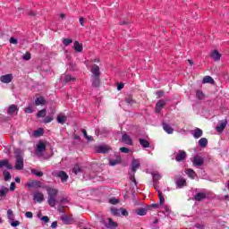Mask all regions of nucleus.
<instances>
[{"label":"nucleus","mask_w":229,"mask_h":229,"mask_svg":"<svg viewBox=\"0 0 229 229\" xmlns=\"http://www.w3.org/2000/svg\"><path fill=\"white\" fill-rule=\"evenodd\" d=\"M34 135H36V137L44 135V129H42V128L38 129L37 131H34Z\"/></svg>","instance_id":"obj_48"},{"label":"nucleus","mask_w":229,"mask_h":229,"mask_svg":"<svg viewBox=\"0 0 229 229\" xmlns=\"http://www.w3.org/2000/svg\"><path fill=\"white\" fill-rule=\"evenodd\" d=\"M117 164H121V158L109 160V165H111L112 167H114V165H117Z\"/></svg>","instance_id":"obj_42"},{"label":"nucleus","mask_w":229,"mask_h":229,"mask_svg":"<svg viewBox=\"0 0 229 229\" xmlns=\"http://www.w3.org/2000/svg\"><path fill=\"white\" fill-rule=\"evenodd\" d=\"M196 98L199 101H202V99H205V93H203L201 90H197L196 91Z\"/></svg>","instance_id":"obj_34"},{"label":"nucleus","mask_w":229,"mask_h":229,"mask_svg":"<svg viewBox=\"0 0 229 229\" xmlns=\"http://www.w3.org/2000/svg\"><path fill=\"white\" fill-rule=\"evenodd\" d=\"M19 225H21L19 220H15V221L13 220V222H11V226H13V228H16V226H19Z\"/></svg>","instance_id":"obj_52"},{"label":"nucleus","mask_w":229,"mask_h":229,"mask_svg":"<svg viewBox=\"0 0 229 229\" xmlns=\"http://www.w3.org/2000/svg\"><path fill=\"white\" fill-rule=\"evenodd\" d=\"M192 164L195 167H201V165L205 164V159L202 157L196 155L193 157Z\"/></svg>","instance_id":"obj_4"},{"label":"nucleus","mask_w":229,"mask_h":229,"mask_svg":"<svg viewBox=\"0 0 229 229\" xmlns=\"http://www.w3.org/2000/svg\"><path fill=\"white\" fill-rule=\"evenodd\" d=\"M41 221H44V223H49V216H42Z\"/></svg>","instance_id":"obj_62"},{"label":"nucleus","mask_w":229,"mask_h":229,"mask_svg":"<svg viewBox=\"0 0 229 229\" xmlns=\"http://www.w3.org/2000/svg\"><path fill=\"white\" fill-rule=\"evenodd\" d=\"M139 141L141 147L149 148V141H148L146 139H140Z\"/></svg>","instance_id":"obj_33"},{"label":"nucleus","mask_w":229,"mask_h":229,"mask_svg":"<svg viewBox=\"0 0 229 229\" xmlns=\"http://www.w3.org/2000/svg\"><path fill=\"white\" fill-rule=\"evenodd\" d=\"M111 213L113 214V216H121V208H112Z\"/></svg>","instance_id":"obj_39"},{"label":"nucleus","mask_w":229,"mask_h":229,"mask_svg":"<svg viewBox=\"0 0 229 229\" xmlns=\"http://www.w3.org/2000/svg\"><path fill=\"white\" fill-rule=\"evenodd\" d=\"M107 221L108 223L105 219L101 220L102 225H105L106 228H117V223L113 221L112 218H108Z\"/></svg>","instance_id":"obj_6"},{"label":"nucleus","mask_w":229,"mask_h":229,"mask_svg":"<svg viewBox=\"0 0 229 229\" xmlns=\"http://www.w3.org/2000/svg\"><path fill=\"white\" fill-rule=\"evenodd\" d=\"M139 167H140V161H139V159H133L132 163H131V173H133V174H135V173H137V169H139Z\"/></svg>","instance_id":"obj_17"},{"label":"nucleus","mask_w":229,"mask_h":229,"mask_svg":"<svg viewBox=\"0 0 229 229\" xmlns=\"http://www.w3.org/2000/svg\"><path fill=\"white\" fill-rule=\"evenodd\" d=\"M72 48L76 53H81L83 51V44H80V41H75Z\"/></svg>","instance_id":"obj_21"},{"label":"nucleus","mask_w":229,"mask_h":229,"mask_svg":"<svg viewBox=\"0 0 229 229\" xmlns=\"http://www.w3.org/2000/svg\"><path fill=\"white\" fill-rule=\"evenodd\" d=\"M175 183L178 189H182V187H185V185H187V181H185L183 177H180L179 179L176 180Z\"/></svg>","instance_id":"obj_23"},{"label":"nucleus","mask_w":229,"mask_h":229,"mask_svg":"<svg viewBox=\"0 0 229 229\" xmlns=\"http://www.w3.org/2000/svg\"><path fill=\"white\" fill-rule=\"evenodd\" d=\"M33 200L37 203H42L44 201V193L37 191L33 195Z\"/></svg>","instance_id":"obj_14"},{"label":"nucleus","mask_w":229,"mask_h":229,"mask_svg":"<svg viewBox=\"0 0 229 229\" xmlns=\"http://www.w3.org/2000/svg\"><path fill=\"white\" fill-rule=\"evenodd\" d=\"M19 112V106H17V105H11L9 106V107L7 108V114L9 115H17Z\"/></svg>","instance_id":"obj_9"},{"label":"nucleus","mask_w":229,"mask_h":229,"mask_svg":"<svg viewBox=\"0 0 229 229\" xmlns=\"http://www.w3.org/2000/svg\"><path fill=\"white\" fill-rule=\"evenodd\" d=\"M22 58L26 61L31 60V54H30V52H26V54L22 55Z\"/></svg>","instance_id":"obj_50"},{"label":"nucleus","mask_w":229,"mask_h":229,"mask_svg":"<svg viewBox=\"0 0 229 229\" xmlns=\"http://www.w3.org/2000/svg\"><path fill=\"white\" fill-rule=\"evenodd\" d=\"M90 72L92 74L91 75L92 78H94V77H100L101 76V71L99 70V67L98 66V64H93L91 66Z\"/></svg>","instance_id":"obj_10"},{"label":"nucleus","mask_w":229,"mask_h":229,"mask_svg":"<svg viewBox=\"0 0 229 229\" xmlns=\"http://www.w3.org/2000/svg\"><path fill=\"white\" fill-rule=\"evenodd\" d=\"M165 100L164 99H160L157 102L156 104V114H160V112H162V108H164V106H165Z\"/></svg>","instance_id":"obj_12"},{"label":"nucleus","mask_w":229,"mask_h":229,"mask_svg":"<svg viewBox=\"0 0 229 229\" xmlns=\"http://www.w3.org/2000/svg\"><path fill=\"white\" fill-rule=\"evenodd\" d=\"M46 115H47V110L46 109H41L37 114V117H46Z\"/></svg>","instance_id":"obj_43"},{"label":"nucleus","mask_w":229,"mask_h":229,"mask_svg":"<svg viewBox=\"0 0 229 229\" xmlns=\"http://www.w3.org/2000/svg\"><path fill=\"white\" fill-rule=\"evenodd\" d=\"M157 194H158L160 205H164V203H165V199L164 198V195L162 194V191H158Z\"/></svg>","instance_id":"obj_44"},{"label":"nucleus","mask_w":229,"mask_h":229,"mask_svg":"<svg viewBox=\"0 0 229 229\" xmlns=\"http://www.w3.org/2000/svg\"><path fill=\"white\" fill-rule=\"evenodd\" d=\"M195 201H203V199H207V193L205 192H199L196 193L193 197Z\"/></svg>","instance_id":"obj_18"},{"label":"nucleus","mask_w":229,"mask_h":229,"mask_svg":"<svg viewBox=\"0 0 229 229\" xmlns=\"http://www.w3.org/2000/svg\"><path fill=\"white\" fill-rule=\"evenodd\" d=\"M125 103H127L128 105H133L135 103V100H133V98L130 96L125 98Z\"/></svg>","instance_id":"obj_47"},{"label":"nucleus","mask_w":229,"mask_h":229,"mask_svg":"<svg viewBox=\"0 0 229 229\" xmlns=\"http://www.w3.org/2000/svg\"><path fill=\"white\" fill-rule=\"evenodd\" d=\"M120 214H122V216H124L125 217H128V216H129L128 210H126L123 208H120Z\"/></svg>","instance_id":"obj_51"},{"label":"nucleus","mask_w":229,"mask_h":229,"mask_svg":"<svg viewBox=\"0 0 229 229\" xmlns=\"http://www.w3.org/2000/svg\"><path fill=\"white\" fill-rule=\"evenodd\" d=\"M195 228H198V229H205V225H200V224H196V225H195Z\"/></svg>","instance_id":"obj_64"},{"label":"nucleus","mask_w":229,"mask_h":229,"mask_svg":"<svg viewBox=\"0 0 229 229\" xmlns=\"http://www.w3.org/2000/svg\"><path fill=\"white\" fill-rule=\"evenodd\" d=\"M186 174H188V176H190V178H192V180L196 178V172L192 169H187Z\"/></svg>","instance_id":"obj_37"},{"label":"nucleus","mask_w":229,"mask_h":229,"mask_svg":"<svg viewBox=\"0 0 229 229\" xmlns=\"http://www.w3.org/2000/svg\"><path fill=\"white\" fill-rule=\"evenodd\" d=\"M9 42H10V44H14V45L18 44L17 38H11L9 39Z\"/></svg>","instance_id":"obj_61"},{"label":"nucleus","mask_w":229,"mask_h":229,"mask_svg":"<svg viewBox=\"0 0 229 229\" xmlns=\"http://www.w3.org/2000/svg\"><path fill=\"white\" fill-rule=\"evenodd\" d=\"M121 142L126 144L127 146H133V140L127 133L122 135Z\"/></svg>","instance_id":"obj_7"},{"label":"nucleus","mask_w":229,"mask_h":229,"mask_svg":"<svg viewBox=\"0 0 229 229\" xmlns=\"http://www.w3.org/2000/svg\"><path fill=\"white\" fill-rule=\"evenodd\" d=\"M160 178H162V175H160V174H154V175H153V182L154 183H157L158 180H160Z\"/></svg>","instance_id":"obj_46"},{"label":"nucleus","mask_w":229,"mask_h":229,"mask_svg":"<svg viewBox=\"0 0 229 229\" xmlns=\"http://www.w3.org/2000/svg\"><path fill=\"white\" fill-rule=\"evenodd\" d=\"M7 219H9V221H13L15 219V215H13V211L12 209L7 210Z\"/></svg>","instance_id":"obj_35"},{"label":"nucleus","mask_w":229,"mask_h":229,"mask_svg":"<svg viewBox=\"0 0 229 229\" xmlns=\"http://www.w3.org/2000/svg\"><path fill=\"white\" fill-rule=\"evenodd\" d=\"M37 151H38V153H44V151H46V143L40 141V142L38 144Z\"/></svg>","instance_id":"obj_29"},{"label":"nucleus","mask_w":229,"mask_h":229,"mask_svg":"<svg viewBox=\"0 0 229 229\" xmlns=\"http://www.w3.org/2000/svg\"><path fill=\"white\" fill-rule=\"evenodd\" d=\"M148 210H149V208H160V204H158V203L152 204L150 206H148Z\"/></svg>","instance_id":"obj_59"},{"label":"nucleus","mask_w":229,"mask_h":229,"mask_svg":"<svg viewBox=\"0 0 229 229\" xmlns=\"http://www.w3.org/2000/svg\"><path fill=\"white\" fill-rule=\"evenodd\" d=\"M27 187H29V189H41L42 182L32 180L27 182Z\"/></svg>","instance_id":"obj_5"},{"label":"nucleus","mask_w":229,"mask_h":229,"mask_svg":"<svg viewBox=\"0 0 229 229\" xmlns=\"http://www.w3.org/2000/svg\"><path fill=\"white\" fill-rule=\"evenodd\" d=\"M14 157L16 159L14 165L15 169L18 171L24 169V152L21 148H16L14 150Z\"/></svg>","instance_id":"obj_1"},{"label":"nucleus","mask_w":229,"mask_h":229,"mask_svg":"<svg viewBox=\"0 0 229 229\" xmlns=\"http://www.w3.org/2000/svg\"><path fill=\"white\" fill-rule=\"evenodd\" d=\"M148 210H149V208L148 207L140 208L136 209V214L138 216H146V214H148Z\"/></svg>","instance_id":"obj_28"},{"label":"nucleus","mask_w":229,"mask_h":229,"mask_svg":"<svg viewBox=\"0 0 229 229\" xmlns=\"http://www.w3.org/2000/svg\"><path fill=\"white\" fill-rule=\"evenodd\" d=\"M58 124H65L67 123V117L63 114H59L56 117Z\"/></svg>","instance_id":"obj_20"},{"label":"nucleus","mask_w":229,"mask_h":229,"mask_svg":"<svg viewBox=\"0 0 229 229\" xmlns=\"http://www.w3.org/2000/svg\"><path fill=\"white\" fill-rule=\"evenodd\" d=\"M130 180L132 181L134 185L137 186V180L135 179V174L132 173V174L130 175Z\"/></svg>","instance_id":"obj_54"},{"label":"nucleus","mask_w":229,"mask_h":229,"mask_svg":"<svg viewBox=\"0 0 229 229\" xmlns=\"http://www.w3.org/2000/svg\"><path fill=\"white\" fill-rule=\"evenodd\" d=\"M185 158H187V152H185V150H178L175 156L176 162H183Z\"/></svg>","instance_id":"obj_8"},{"label":"nucleus","mask_w":229,"mask_h":229,"mask_svg":"<svg viewBox=\"0 0 229 229\" xmlns=\"http://www.w3.org/2000/svg\"><path fill=\"white\" fill-rule=\"evenodd\" d=\"M57 177L60 178V180L63 183H65V182H67V180H69V175H67V173H65L64 171H59L57 173Z\"/></svg>","instance_id":"obj_16"},{"label":"nucleus","mask_w":229,"mask_h":229,"mask_svg":"<svg viewBox=\"0 0 229 229\" xmlns=\"http://www.w3.org/2000/svg\"><path fill=\"white\" fill-rule=\"evenodd\" d=\"M211 58H213V60H215V62H217V61L221 60V54L219 53V51L214 50L211 53Z\"/></svg>","instance_id":"obj_27"},{"label":"nucleus","mask_w":229,"mask_h":229,"mask_svg":"<svg viewBox=\"0 0 229 229\" xmlns=\"http://www.w3.org/2000/svg\"><path fill=\"white\" fill-rule=\"evenodd\" d=\"M8 194V188L5 186H0V200Z\"/></svg>","instance_id":"obj_26"},{"label":"nucleus","mask_w":229,"mask_h":229,"mask_svg":"<svg viewBox=\"0 0 229 229\" xmlns=\"http://www.w3.org/2000/svg\"><path fill=\"white\" fill-rule=\"evenodd\" d=\"M3 167H6V169L12 170L13 169V165L10 164L8 159L0 160V168L3 169Z\"/></svg>","instance_id":"obj_13"},{"label":"nucleus","mask_w":229,"mask_h":229,"mask_svg":"<svg viewBox=\"0 0 229 229\" xmlns=\"http://www.w3.org/2000/svg\"><path fill=\"white\" fill-rule=\"evenodd\" d=\"M191 135H193L194 139H200L203 137V130L199 128H196L195 130L191 131Z\"/></svg>","instance_id":"obj_15"},{"label":"nucleus","mask_w":229,"mask_h":229,"mask_svg":"<svg viewBox=\"0 0 229 229\" xmlns=\"http://www.w3.org/2000/svg\"><path fill=\"white\" fill-rule=\"evenodd\" d=\"M48 194L47 203L49 207H55L56 205V196H58V190L51 187H46Z\"/></svg>","instance_id":"obj_2"},{"label":"nucleus","mask_w":229,"mask_h":229,"mask_svg":"<svg viewBox=\"0 0 229 229\" xmlns=\"http://www.w3.org/2000/svg\"><path fill=\"white\" fill-rule=\"evenodd\" d=\"M156 96H157L158 98H162V96H164V91H162V90L157 91Z\"/></svg>","instance_id":"obj_63"},{"label":"nucleus","mask_w":229,"mask_h":229,"mask_svg":"<svg viewBox=\"0 0 229 229\" xmlns=\"http://www.w3.org/2000/svg\"><path fill=\"white\" fill-rule=\"evenodd\" d=\"M33 108L31 106H28L25 108V114H33Z\"/></svg>","instance_id":"obj_58"},{"label":"nucleus","mask_w":229,"mask_h":229,"mask_svg":"<svg viewBox=\"0 0 229 229\" xmlns=\"http://www.w3.org/2000/svg\"><path fill=\"white\" fill-rule=\"evenodd\" d=\"M53 119H54V115H53V114H52L51 115L46 116V117L44 118V120H43V123H44L45 124H47L48 123H52Z\"/></svg>","instance_id":"obj_45"},{"label":"nucleus","mask_w":229,"mask_h":229,"mask_svg":"<svg viewBox=\"0 0 229 229\" xmlns=\"http://www.w3.org/2000/svg\"><path fill=\"white\" fill-rule=\"evenodd\" d=\"M95 150L97 153H104L105 154V153H108V151H110V148L108 146L100 145V146L96 147Z\"/></svg>","instance_id":"obj_19"},{"label":"nucleus","mask_w":229,"mask_h":229,"mask_svg":"<svg viewBox=\"0 0 229 229\" xmlns=\"http://www.w3.org/2000/svg\"><path fill=\"white\" fill-rule=\"evenodd\" d=\"M35 105H36V106H40V105L44 106V105H46V99H44V98H42V97H39V98H36Z\"/></svg>","instance_id":"obj_30"},{"label":"nucleus","mask_w":229,"mask_h":229,"mask_svg":"<svg viewBox=\"0 0 229 229\" xmlns=\"http://www.w3.org/2000/svg\"><path fill=\"white\" fill-rule=\"evenodd\" d=\"M202 83H214V79L211 76H206L203 78Z\"/></svg>","instance_id":"obj_41"},{"label":"nucleus","mask_w":229,"mask_h":229,"mask_svg":"<svg viewBox=\"0 0 229 229\" xmlns=\"http://www.w3.org/2000/svg\"><path fill=\"white\" fill-rule=\"evenodd\" d=\"M120 151H121V153H130V148H128L126 147H122V148H120Z\"/></svg>","instance_id":"obj_55"},{"label":"nucleus","mask_w":229,"mask_h":229,"mask_svg":"<svg viewBox=\"0 0 229 229\" xmlns=\"http://www.w3.org/2000/svg\"><path fill=\"white\" fill-rule=\"evenodd\" d=\"M25 216L29 219H33V213L31 211H28L25 213Z\"/></svg>","instance_id":"obj_57"},{"label":"nucleus","mask_w":229,"mask_h":229,"mask_svg":"<svg viewBox=\"0 0 229 229\" xmlns=\"http://www.w3.org/2000/svg\"><path fill=\"white\" fill-rule=\"evenodd\" d=\"M72 173H74V174H80V173H81V165L76 164L72 168Z\"/></svg>","instance_id":"obj_36"},{"label":"nucleus","mask_w":229,"mask_h":229,"mask_svg":"<svg viewBox=\"0 0 229 229\" xmlns=\"http://www.w3.org/2000/svg\"><path fill=\"white\" fill-rule=\"evenodd\" d=\"M31 174H34L35 176H38V178H42V176H44V173L42 171H38L37 169H32Z\"/></svg>","instance_id":"obj_32"},{"label":"nucleus","mask_w":229,"mask_h":229,"mask_svg":"<svg viewBox=\"0 0 229 229\" xmlns=\"http://www.w3.org/2000/svg\"><path fill=\"white\" fill-rule=\"evenodd\" d=\"M130 180L132 181L134 185L137 186V180L135 179V174L132 173V174L130 175Z\"/></svg>","instance_id":"obj_53"},{"label":"nucleus","mask_w":229,"mask_h":229,"mask_svg":"<svg viewBox=\"0 0 229 229\" xmlns=\"http://www.w3.org/2000/svg\"><path fill=\"white\" fill-rule=\"evenodd\" d=\"M109 203H111L112 205H117V203H119V199L115 198L110 199Z\"/></svg>","instance_id":"obj_56"},{"label":"nucleus","mask_w":229,"mask_h":229,"mask_svg":"<svg viewBox=\"0 0 229 229\" xmlns=\"http://www.w3.org/2000/svg\"><path fill=\"white\" fill-rule=\"evenodd\" d=\"M63 44H64V46L67 47L70 44H72V39H71V38H64L63 39Z\"/></svg>","instance_id":"obj_49"},{"label":"nucleus","mask_w":229,"mask_h":229,"mask_svg":"<svg viewBox=\"0 0 229 229\" xmlns=\"http://www.w3.org/2000/svg\"><path fill=\"white\" fill-rule=\"evenodd\" d=\"M12 80H13V75L12 73L2 75L0 77V81L2 83H12Z\"/></svg>","instance_id":"obj_11"},{"label":"nucleus","mask_w":229,"mask_h":229,"mask_svg":"<svg viewBox=\"0 0 229 229\" xmlns=\"http://www.w3.org/2000/svg\"><path fill=\"white\" fill-rule=\"evenodd\" d=\"M62 80L64 85H67V83H72V81H76V79L71 75H65L64 77H62Z\"/></svg>","instance_id":"obj_24"},{"label":"nucleus","mask_w":229,"mask_h":229,"mask_svg":"<svg viewBox=\"0 0 229 229\" xmlns=\"http://www.w3.org/2000/svg\"><path fill=\"white\" fill-rule=\"evenodd\" d=\"M92 87L98 89L101 85V79L100 77H92Z\"/></svg>","instance_id":"obj_25"},{"label":"nucleus","mask_w":229,"mask_h":229,"mask_svg":"<svg viewBox=\"0 0 229 229\" xmlns=\"http://www.w3.org/2000/svg\"><path fill=\"white\" fill-rule=\"evenodd\" d=\"M208 145V140H207V138H201L199 140V146L200 148H207Z\"/></svg>","instance_id":"obj_31"},{"label":"nucleus","mask_w":229,"mask_h":229,"mask_svg":"<svg viewBox=\"0 0 229 229\" xmlns=\"http://www.w3.org/2000/svg\"><path fill=\"white\" fill-rule=\"evenodd\" d=\"M61 220L64 222V225H71V218L67 215H64L61 216Z\"/></svg>","instance_id":"obj_38"},{"label":"nucleus","mask_w":229,"mask_h":229,"mask_svg":"<svg viewBox=\"0 0 229 229\" xmlns=\"http://www.w3.org/2000/svg\"><path fill=\"white\" fill-rule=\"evenodd\" d=\"M157 223H158V219H156L155 221L152 222V229H159L160 227L156 226L155 225H157Z\"/></svg>","instance_id":"obj_60"},{"label":"nucleus","mask_w":229,"mask_h":229,"mask_svg":"<svg viewBox=\"0 0 229 229\" xmlns=\"http://www.w3.org/2000/svg\"><path fill=\"white\" fill-rule=\"evenodd\" d=\"M3 174H4V181H5V182H8L9 180L12 179V174H10V172L4 170V171L3 172Z\"/></svg>","instance_id":"obj_40"},{"label":"nucleus","mask_w":229,"mask_h":229,"mask_svg":"<svg viewBox=\"0 0 229 229\" xmlns=\"http://www.w3.org/2000/svg\"><path fill=\"white\" fill-rule=\"evenodd\" d=\"M227 124H228L227 119L219 121L216 125V131H218V133L225 131V129L226 128Z\"/></svg>","instance_id":"obj_3"},{"label":"nucleus","mask_w":229,"mask_h":229,"mask_svg":"<svg viewBox=\"0 0 229 229\" xmlns=\"http://www.w3.org/2000/svg\"><path fill=\"white\" fill-rule=\"evenodd\" d=\"M163 130L168 133V135H171L174 132V129L169 125V123H163Z\"/></svg>","instance_id":"obj_22"}]
</instances>
